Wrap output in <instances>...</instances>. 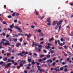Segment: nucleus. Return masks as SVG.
<instances>
[{"label": "nucleus", "instance_id": "6e6552de", "mask_svg": "<svg viewBox=\"0 0 73 73\" xmlns=\"http://www.w3.org/2000/svg\"><path fill=\"white\" fill-rule=\"evenodd\" d=\"M15 26H14V24H13L12 25H11L10 26V28H11V29H13V27H14Z\"/></svg>", "mask_w": 73, "mask_h": 73}, {"label": "nucleus", "instance_id": "c9c22d12", "mask_svg": "<svg viewBox=\"0 0 73 73\" xmlns=\"http://www.w3.org/2000/svg\"><path fill=\"white\" fill-rule=\"evenodd\" d=\"M3 24H7L6 21H3Z\"/></svg>", "mask_w": 73, "mask_h": 73}, {"label": "nucleus", "instance_id": "603ef678", "mask_svg": "<svg viewBox=\"0 0 73 73\" xmlns=\"http://www.w3.org/2000/svg\"><path fill=\"white\" fill-rule=\"evenodd\" d=\"M40 41H44V39L43 38H40Z\"/></svg>", "mask_w": 73, "mask_h": 73}, {"label": "nucleus", "instance_id": "c756f323", "mask_svg": "<svg viewBox=\"0 0 73 73\" xmlns=\"http://www.w3.org/2000/svg\"><path fill=\"white\" fill-rule=\"evenodd\" d=\"M50 55L48 54L47 55V58H50Z\"/></svg>", "mask_w": 73, "mask_h": 73}, {"label": "nucleus", "instance_id": "4be33fe9", "mask_svg": "<svg viewBox=\"0 0 73 73\" xmlns=\"http://www.w3.org/2000/svg\"><path fill=\"white\" fill-rule=\"evenodd\" d=\"M12 16L13 17H15V13L14 12L12 15Z\"/></svg>", "mask_w": 73, "mask_h": 73}, {"label": "nucleus", "instance_id": "4c0bfd02", "mask_svg": "<svg viewBox=\"0 0 73 73\" xmlns=\"http://www.w3.org/2000/svg\"><path fill=\"white\" fill-rule=\"evenodd\" d=\"M63 70V67H61L60 68V70Z\"/></svg>", "mask_w": 73, "mask_h": 73}, {"label": "nucleus", "instance_id": "a19ab883", "mask_svg": "<svg viewBox=\"0 0 73 73\" xmlns=\"http://www.w3.org/2000/svg\"><path fill=\"white\" fill-rule=\"evenodd\" d=\"M38 32L39 33H40L41 32V30L40 29L39 30H38Z\"/></svg>", "mask_w": 73, "mask_h": 73}, {"label": "nucleus", "instance_id": "de8ad7c7", "mask_svg": "<svg viewBox=\"0 0 73 73\" xmlns=\"http://www.w3.org/2000/svg\"><path fill=\"white\" fill-rule=\"evenodd\" d=\"M38 48H41L42 47H41V45H38Z\"/></svg>", "mask_w": 73, "mask_h": 73}, {"label": "nucleus", "instance_id": "4468645a", "mask_svg": "<svg viewBox=\"0 0 73 73\" xmlns=\"http://www.w3.org/2000/svg\"><path fill=\"white\" fill-rule=\"evenodd\" d=\"M39 70L40 72H45V70H44L42 69H40Z\"/></svg>", "mask_w": 73, "mask_h": 73}, {"label": "nucleus", "instance_id": "ddd939ff", "mask_svg": "<svg viewBox=\"0 0 73 73\" xmlns=\"http://www.w3.org/2000/svg\"><path fill=\"white\" fill-rule=\"evenodd\" d=\"M19 66L20 67H23L24 66V64L23 63H21V64H19Z\"/></svg>", "mask_w": 73, "mask_h": 73}, {"label": "nucleus", "instance_id": "473e14b6", "mask_svg": "<svg viewBox=\"0 0 73 73\" xmlns=\"http://www.w3.org/2000/svg\"><path fill=\"white\" fill-rule=\"evenodd\" d=\"M7 29H8L9 31H10V32H12V30H11V29L8 28H7Z\"/></svg>", "mask_w": 73, "mask_h": 73}, {"label": "nucleus", "instance_id": "e2e57ef3", "mask_svg": "<svg viewBox=\"0 0 73 73\" xmlns=\"http://www.w3.org/2000/svg\"><path fill=\"white\" fill-rule=\"evenodd\" d=\"M31 28H33V29H34V28H35V26H32L31 27Z\"/></svg>", "mask_w": 73, "mask_h": 73}, {"label": "nucleus", "instance_id": "2eb2a0df", "mask_svg": "<svg viewBox=\"0 0 73 73\" xmlns=\"http://www.w3.org/2000/svg\"><path fill=\"white\" fill-rule=\"evenodd\" d=\"M64 47L65 49H67L68 48V46H67L66 45H65L64 46Z\"/></svg>", "mask_w": 73, "mask_h": 73}, {"label": "nucleus", "instance_id": "bf43d9fd", "mask_svg": "<svg viewBox=\"0 0 73 73\" xmlns=\"http://www.w3.org/2000/svg\"><path fill=\"white\" fill-rule=\"evenodd\" d=\"M18 64V63H15V64H14V65L15 66H16V65H17Z\"/></svg>", "mask_w": 73, "mask_h": 73}, {"label": "nucleus", "instance_id": "6e6d98bb", "mask_svg": "<svg viewBox=\"0 0 73 73\" xmlns=\"http://www.w3.org/2000/svg\"><path fill=\"white\" fill-rule=\"evenodd\" d=\"M70 59H69V58H67V61H69Z\"/></svg>", "mask_w": 73, "mask_h": 73}, {"label": "nucleus", "instance_id": "58836bf2", "mask_svg": "<svg viewBox=\"0 0 73 73\" xmlns=\"http://www.w3.org/2000/svg\"><path fill=\"white\" fill-rule=\"evenodd\" d=\"M60 41H64V39L63 38H62L60 39Z\"/></svg>", "mask_w": 73, "mask_h": 73}, {"label": "nucleus", "instance_id": "423d86ee", "mask_svg": "<svg viewBox=\"0 0 73 73\" xmlns=\"http://www.w3.org/2000/svg\"><path fill=\"white\" fill-rule=\"evenodd\" d=\"M21 43L20 42H18L17 44L16 47L18 48L19 47V46H21Z\"/></svg>", "mask_w": 73, "mask_h": 73}, {"label": "nucleus", "instance_id": "f704fd0d", "mask_svg": "<svg viewBox=\"0 0 73 73\" xmlns=\"http://www.w3.org/2000/svg\"><path fill=\"white\" fill-rule=\"evenodd\" d=\"M10 41H13V38H10Z\"/></svg>", "mask_w": 73, "mask_h": 73}, {"label": "nucleus", "instance_id": "69168bd1", "mask_svg": "<svg viewBox=\"0 0 73 73\" xmlns=\"http://www.w3.org/2000/svg\"><path fill=\"white\" fill-rule=\"evenodd\" d=\"M58 44H60V40H58Z\"/></svg>", "mask_w": 73, "mask_h": 73}, {"label": "nucleus", "instance_id": "8fccbe9b", "mask_svg": "<svg viewBox=\"0 0 73 73\" xmlns=\"http://www.w3.org/2000/svg\"><path fill=\"white\" fill-rule=\"evenodd\" d=\"M55 43L56 45H57V40H55Z\"/></svg>", "mask_w": 73, "mask_h": 73}, {"label": "nucleus", "instance_id": "ea45409f", "mask_svg": "<svg viewBox=\"0 0 73 73\" xmlns=\"http://www.w3.org/2000/svg\"><path fill=\"white\" fill-rule=\"evenodd\" d=\"M27 69H30V67L28 66H27L26 67Z\"/></svg>", "mask_w": 73, "mask_h": 73}, {"label": "nucleus", "instance_id": "aec40b11", "mask_svg": "<svg viewBox=\"0 0 73 73\" xmlns=\"http://www.w3.org/2000/svg\"><path fill=\"white\" fill-rule=\"evenodd\" d=\"M4 43V42L3 41H2L0 43V46H1V45H2L3 43Z\"/></svg>", "mask_w": 73, "mask_h": 73}, {"label": "nucleus", "instance_id": "680f3d73", "mask_svg": "<svg viewBox=\"0 0 73 73\" xmlns=\"http://www.w3.org/2000/svg\"><path fill=\"white\" fill-rule=\"evenodd\" d=\"M43 52L45 53H46L47 52L45 50H43Z\"/></svg>", "mask_w": 73, "mask_h": 73}, {"label": "nucleus", "instance_id": "0eeeda50", "mask_svg": "<svg viewBox=\"0 0 73 73\" xmlns=\"http://www.w3.org/2000/svg\"><path fill=\"white\" fill-rule=\"evenodd\" d=\"M3 60L4 61H7L8 60V58L7 57H5V58H3Z\"/></svg>", "mask_w": 73, "mask_h": 73}, {"label": "nucleus", "instance_id": "5fc2aeb1", "mask_svg": "<svg viewBox=\"0 0 73 73\" xmlns=\"http://www.w3.org/2000/svg\"><path fill=\"white\" fill-rule=\"evenodd\" d=\"M34 56H37V54L36 53H34L33 54Z\"/></svg>", "mask_w": 73, "mask_h": 73}, {"label": "nucleus", "instance_id": "f3484780", "mask_svg": "<svg viewBox=\"0 0 73 73\" xmlns=\"http://www.w3.org/2000/svg\"><path fill=\"white\" fill-rule=\"evenodd\" d=\"M39 36H40V37H42L44 36V34L42 33H41L39 35Z\"/></svg>", "mask_w": 73, "mask_h": 73}, {"label": "nucleus", "instance_id": "4d7b16f0", "mask_svg": "<svg viewBox=\"0 0 73 73\" xmlns=\"http://www.w3.org/2000/svg\"><path fill=\"white\" fill-rule=\"evenodd\" d=\"M61 25H60L59 26V29H61Z\"/></svg>", "mask_w": 73, "mask_h": 73}, {"label": "nucleus", "instance_id": "864d4df0", "mask_svg": "<svg viewBox=\"0 0 73 73\" xmlns=\"http://www.w3.org/2000/svg\"><path fill=\"white\" fill-rule=\"evenodd\" d=\"M64 71L65 72H68V71H67V69H66V68H65L64 70Z\"/></svg>", "mask_w": 73, "mask_h": 73}, {"label": "nucleus", "instance_id": "0e129e2a", "mask_svg": "<svg viewBox=\"0 0 73 73\" xmlns=\"http://www.w3.org/2000/svg\"><path fill=\"white\" fill-rule=\"evenodd\" d=\"M23 62V60L22 61H21V60H20V62L19 63V64H21V63H22V62Z\"/></svg>", "mask_w": 73, "mask_h": 73}, {"label": "nucleus", "instance_id": "6ab92c4d", "mask_svg": "<svg viewBox=\"0 0 73 73\" xmlns=\"http://www.w3.org/2000/svg\"><path fill=\"white\" fill-rule=\"evenodd\" d=\"M28 61L29 62H31V61H32V60H31V59H28Z\"/></svg>", "mask_w": 73, "mask_h": 73}, {"label": "nucleus", "instance_id": "1a4fd4ad", "mask_svg": "<svg viewBox=\"0 0 73 73\" xmlns=\"http://www.w3.org/2000/svg\"><path fill=\"white\" fill-rule=\"evenodd\" d=\"M22 54H23V53H22V52L18 53V56H19L21 55V56L22 57H23V55Z\"/></svg>", "mask_w": 73, "mask_h": 73}, {"label": "nucleus", "instance_id": "9b49d317", "mask_svg": "<svg viewBox=\"0 0 73 73\" xmlns=\"http://www.w3.org/2000/svg\"><path fill=\"white\" fill-rule=\"evenodd\" d=\"M47 62H50V63H52V62H53V60H52L49 59L47 60Z\"/></svg>", "mask_w": 73, "mask_h": 73}, {"label": "nucleus", "instance_id": "39448f33", "mask_svg": "<svg viewBox=\"0 0 73 73\" xmlns=\"http://www.w3.org/2000/svg\"><path fill=\"white\" fill-rule=\"evenodd\" d=\"M12 65V63H9L7 64V66H6V68H8L9 67H10V65Z\"/></svg>", "mask_w": 73, "mask_h": 73}, {"label": "nucleus", "instance_id": "20e7f679", "mask_svg": "<svg viewBox=\"0 0 73 73\" xmlns=\"http://www.w3.org/2000/svg\"><path fill=\"white\" fill-rule=\"evenodd\" d=\"M47 44L48 46L46 47V49H50V44L48 43Z\"/></svg>", "mask_w": 73, "mask_h": 73}, {"label": "nucleus", "instance_id": "37998d69", "mask_svg": "<svg viewBox=\"0 0 73 73\" xmlns=\"http://www.w3.org/2000/svg\"><path fill=\"white\" fill-rule=\"evenodd\" d=\"M46 60V57L44 58L43 59V61H45V60Z\"/></svg>", "mask_w": 73, "mask_h": 73}, {"label": "nucleus", "instance_id": "052dcab7", "mask_svg": "<svg viewBox=\"0 0 73 73\" xmlns=\"http://www.w3.org/2000/svg\"><path fill=\"white\" fill-rule=\"evenodd\" d=\"M50 52L51 54H53L54 53V51H50Z\"/></svg>", "mask_w": 73, "mask_h": 73}, {"label": "nucleus", "instance_id": "bb28decb", "mask_svg": "<svg viewBox=\"0 0 73 73\" xmlns=\"http://www.w3.org/2000/svg\"><path fill=\"white\" fill-rule=\"evenodd\" d=\"M70 35L71 36H73V31H72Z\"/></svg>", "mask_w": 73, "mask_h": 73}, {"label": "nucleus", "instance_id": "338daca9", "mask_svg": "<svg viewBox=\"0 0 73 73\" xmlns=\"http://www.w3.org/2000/svg\"><path fill=\"white\" fill-rule=\"evenodd\" d=\"M14 22H15V23H17V20H15L14 21Z\"/></svg>", "mask_w": 73, "mask_h": 73}, {"label": "nucleus", "instance_id": "f257e3e1", "mask_svg": "<svg viewBox=\"0 0 73 73\" xmlns=\"http://www.w3.org/2000/svg\"><path fill=\"white\" fill-rule=\"evenodd\" d=\"M62 20H60L57 22V21H54L53 22V23L52 25H55L56 24V23H57V25L56 26V27H55V29H57V28H58V27H59V25H61L62 23Z\"/></svg>", "mask_w": 73, "mask_h": 73}, {"label": "nucleus", "instance_id": "3c124183", "mask_svg": "<svg viewBox=\"0 0 73 73\" xmlns=\"http://www.w3.org/2000/svg\"><path fill=\"white\" fill-rule=\"evenodd\" d=\"M36 14L37 16H38V12L37 11H36Z\"/></svg>", "mask_w": 73, "mask_h": 73}, {"label": "nucleus", "instance_id": "13d9d810", "mask_svg": "<svg viewBox=\"0 0 73 73\" xmlns=\"http://www.w3.org/2000/svg\"><path fill=\"white\" fill-rule=\"evenodd\" d=\"M3 63H4V62L3 61H1V62H0V64H3Z\"/></svg>", "mask_w": 73, "mask_h": 73}, {"label": "nucleus", "instance_id": "393cba45", "mask_svg": "<svg viewBox=\"0 0 73 73\" xmlns=\"http://www.w3.org/2000/svg\"><path fill=\"white\" fill-rule=\"evenodd\" d=\"M36 62L34 61V60H33V61L32 62V64L33 65L35 64Z\"/></svg>", "mask_w": 73, "mask_h": 73}, {"label": "nucleus", "instance_id": "a18cd8bd", "mask_svg": "<svg viewBox=\"0 0 73 73\" xmlns=\"http://www.w3.org/2000/svg\"><path fill=\"white\" fill-rule=\"evenodd\" d=\"M25 73H28V71L27 70H25L24 71Z\"/></svg>", "mask_w": 73, "mask_h": 73}, {"label": "nucleus", "instance_id": "7c9ffc66", "mask_svg": "<svg viewBox=\"0 0 73 73\" xmlns=\"http://www.w3.org/2000/svg\"><path fill=\"white\" fill-rule=\"evenodd\" d=\"M3 45H9V44H7V43H4L3 44Z\"/></svg>", "mask_w": 73, "mask_h": 73}, {"label": "nucleus", "instance_id": "72a5a7b5", "mask_svg": "<svg viewBox=\"0 0 73 73\" xmlns=\"http://www.w3.org/2000/svg\"><path fill=\"white\" fill-rule=\"evenodd\" d=\"M13 40H14V41H17V39L16 38L15 39H13Z\"/></svg>", "mask_w": 73, "mask_h": 73}, {"label": "nucleus", "instance_id": "cd10ccee", "mask_svg": "<svg viewBox=\"0 0 73 73\" xmlns=\"http://www.w3.org/2000/svg\"><path fill=\"white\" fill-rule=\"evenodd\" d=\"M35 43H36L34 41H33V43L32 44V46H34L35 45Z\"/></svg>", "mask_w": 73, "mask_h": 73}, {"label": "nucleus", "instance_id": "b1692460", "mask_svg": "<svg viewBox=\"0 0 73 73\" xmlns=\"http://www.w3.org/2000/svg\"><path fill=\"white\" fill-rule=\"evenodd\" d=\"M9 52H12V49L11 48H9Z\"/></svg>", "mask_w": 73, "mask_h": 73}, {"label": "nucleus", "instance_id": "dca6fc26", "mask_svg": "<svg viewBox=\"0 0 73 73\" xmlns=\"http://www.w3.org/2000/svg\"><path fill=\"white\" fill-rule=\"evenodd\" d=\"M22 53H23V54H24V53H25L26 54H28V52H25L24 51L22 52Z\"/></svg>", "mask_w": 73, "mask_h": 73}, {"label": "nucleus", "instance_id": "f03ea898", "mask_svg": "<svg viewBox=\"0 0 73 73\" xmlns=\"http://www.w3.org/2000/svg\"><path fill=\"white\" fill-rule=\"evenodd\" d=\"M15 28L16 29H17V30H19V32H22V30L21 29H20L19 27L18 26H16L15 27Z\"/></svg>", "mask_w": 73, "mask_h": 73}, {"label": "nucleus", "instance_id": "5701e85b", "mask_svg": "<svg viewBox=\"0 0 73 73\" xmlns=\"http://www.w3.org/2000/svg\"><path fill=\"white\" fill-rule=\"evenodd\" d=\"M45 15H44L42 17H40L39 19H41V20H42V19H43V18H44V17H45Z\"/></svg>", "mask_w": 73, "mask_h": 73}, {"label": "nucleus", "instance_id": "79ce46f5", "mask_svg": "<svg viewBox=\"0 0 73 73\" xmlns=\"http://www.w3.org/2000/svg\"><path fill=\"white\" fill-rule=\"evenodd\" d=\"M56 65V62H54L52 64V66H54V65Z\"/></svg>", "mask_w": 73, "mask_h": 73}, {"label": "nucleus", "instance_id": "774afa93", "mask_svg": "<svg viewBox=\"0 0 73 73\" xmlns=\"http://www.w3.org/2000/svg\"><path fill=\"white\" fill-rule=\"evenodd\" d=\"M8 17L9 19V18H11L12 17H11V16L9 15Z\"/></svg>", "mask_w": 73, "mask_h": 73}, {"label": "nucleus", "instance_id": "c03bdc74", "mask_svg": "<svg viewBox=\"0 0 73 73\" xmlns=\"http://www.w3.org/2000/svg\"><path fill=\"white\" fill-rule=\"evenodd\" d=\"M44 55L43 54V55H42L40 56V57H41L42 58L43 57H44Z\"/></svg>", "mask_w": 73, "mask_h": 73}, {"label": "nucleus", "instance_id": "e433bc0d", "mask_svg": "<svg viewBox=\"0 0 73 73\" xmlns=\"http://www.w3.org/2000/svg\"><path fill=\"white\" fill-rule=\"evenodd\" d=\"M34 23L35 25H36V26H37V23L36 22H34Z\"/></svg>", "mask_w": 73, "mask_h": 73}, {"label": "nucleus", "instance_id": "9d476101", "mask_svg": "<svg viewBox=\"0 0 73 73\" xmlns=\"http://www.w3.org/2000/svg\"><path fill=\"white\" fill-rule=\"evenodd\" d=\"M53 40H54V38L53 37L49 40V41H50V42H51L52 41H53Z\"/></svg>", "mask_w": 73, "mask_h": 73}, {"label": "nucleus", "instance_id": "2f4dec72", "mask_svg": "<svg viewBox=\"0 0 73 73\" xmlns=\"http://www.w3.org/2000/svg\"><path fill=\"white\" fill-rule=\"evenodd\" d=\"M37 68L38 69V70H39V69H40L41 68V66H38Z\"/></svg>", "mask_w": 73, "mask_h": 73}, {"label": "nucleus", "instance_id": "a211bd4d", "mask_svg": "<svg viewBox=\"0 0 73 73\" xmlns=\"http://www.w3.org/2000/svg\"><path fill=\"white\" fill-rule=\"evenodd\" d=\"M35 71V69H32L31 70V73H33Z\"/></svg>", "mask_w": 73, "mask_h": 73}, {"label": "nucleus", "instance_id": "412c9836", "mask_svg": "<svg viewBox=\"0 0 73 73\" xmlns=\"http://www.w3.org/2000/svg\"><path fill=\"white\" fill-rule=\"evenodd\" d=\"M38 61L39 62H41L42 61V59H39L38 60Z\"/></svg>", "mask_w": 73, "mask_h": 73}, {"label": "nucleus", "instance_id": "49530a36", "mask_svg": "<svg viewBox=\"0 0 73 73\" xmlns=\"http://www.w3.org/2000/svg\"><path fill=\"white\" fill-rule=\"evenodd\" d=\"M22 40H23V38H21L20 39V42H22Z\"/></svg>", "mask_w": 73, "mask_h": 73}, {"label": "nucleus", "instance_id": "7ed1b4c3", "mask_svg": "<svg viewBox=\"0 0 73 73\" xmlns=\"http://www.w3.org/2000/svg\"><path fill=\"white\" fill-rule=\"evenodd\" d=\"M11 62L13 63V64H14V63L15 62H14V60H12L11 59H10V58H9L8 60V62H11Z\"/></svg>", "mask_w": 73, "mask_h": 73}, {"label": "nucleus", "instance_id": "c85d7f7f", "mask_svg": "<svg viewBox=\"0 0 73 73\" xmlns=\"http://www.w3.org/2000/svg\"><path fill=\"white\" fill-rule=\"evenodd\" d=\"M6 43H7V44H9H9H10V43H9V41H8V40H6Z\"/></svg>", "mask_w": 73, "mask_h": 73}, {"label": "nucleus", "instance_id": "09e8293b", "mask_svg": "<svg viewBox=\"0 0 73 73\" xmlns=\"http://www.w3.org/2000/svg\"><path fill=\"white\" fill-rule=\"evenodd\" d=\"M18 36H19V35H15V37H17Z\"/></svg>", "mask_w": 73, "mask_h": 73}, {"label": "nucleus", "instance_id": "a878e982", "mask_svg": "<svg viewBox=\"0 0 73 73\" xmlns=\"http://www.w3.org/2000/svg\"><path fill=\"white\" fill-rule=\"evenodd\" d=\"M54 70H56V71H60V69H57L56 68H55L54 69Z\"/></svg>", "mask_w": 73, "mask_h": 73}, {"label": "nucleus", "instance_id": "f8f14e48", "mask_svg": "<svg viewBox=\"0 0 73 73\" xmlns=\"http://www.w3.org/2000/svg\"><path fill=\"white\" fill-rule=\"evenodd\" d=\"M47 22H48L49 23H50V19L49 18H48L47 19Z\"/></svg>", "mask_w": 73, "mask_h": 73}]
</instances>
